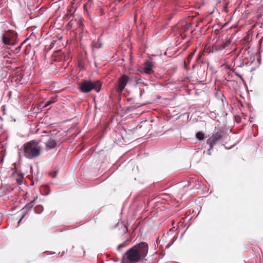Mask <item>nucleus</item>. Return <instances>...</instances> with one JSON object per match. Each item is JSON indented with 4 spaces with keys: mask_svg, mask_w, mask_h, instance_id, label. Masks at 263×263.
I'll return each instance as SVG.
<instances>
[{
    "mask_svg": "<svg viewBox=\"0 0 263 263\" xmlns=\"http://www.w3.org/2000/svg\"><path fill=\"white\" fill-rule=\"evenodd\" d=\"M148 250V245L142 242L132 247L123 255L122 263H137L146 256Z\"/></svg>",
    "mask_w": 263,
    "mask_h": 263,
    "instance_id": "f257e3e1",
    "label": "nucleus"
},
{
    "mask_svg": "<svg viewBox=\"0 0 263 263\" xmlns=\"http://www.w3.org/2000/svg\"><path fill=\"white\" fill-rule=\"evenodd\" d=\"M22 147L24 156L29 159H33L40 157L42 150L40 142L36 140L25 143Z\"/></svg>",
    "mask_w": 263,
    "mask_h": 263,
    "instance_id": "f03ea898",
    "label": "nucleus"
},
{
    "mask_svg": "<svg viewBox=\"0 0 263 263\" xmlns=\"http://www.w3.org/2000/svg\"><path fill=\"white\" fill-rule=\"evenodd\" d=\"M79 86L80 91L83 93L89 92L93 89L98 92L101 90V83L99 81L84 80L79 84Z\"/></svg>",
    "mask_w": 263,
    "mask_h": 263,
    "instance_id": "7ed1b4c3",
    "label": "nucleus"
},
{
    "mask_svg": "<svg viewBox=\"0 0 263 263\" xmlns=\"http://www.w3.org/2000/svg\"><path fill=\"white\" fill-rule=\"evenodd\" d=\"M18 34L13 30H8L5 31L2 36L3 44L6 46H13L18 42Z\"/></svg>",
    "mask_w": 263,
    "mask_h": 263,
    "instance_id": "20e7f679",
    "label": "nucleus"
},
{
    "mask_svg": "<svg viewBox=\"0 0 263 263\" xmlns=\"http://www.w3.org/2000/svg\"><path fill=\"white\" fill-rule=\"evenodd\" d=\"M222 137V132H217L213 134L206 141L207 144L209 145L208 152H210L213 148L214 145L219 142Z\"/></svg>",
    "mask_w": 263,
    "mask_h": 263,
    "instance_id": "39448f33",
    "label": "nucleus"
},
{
    "mask_svg": "<svg viewBox=\"0 0 263 263\" xmlns=\"http://www.w3.org/2000/svg\"><path fill=\"white\" fill-rule=\"evenodd\" d=\"M129 80V77L123 74L118 80L116 90L118 93H121Z\"/></svg>",
    "mask_w": 263,
    "mask_h": 263,
    "instance_id": "423d86ee",
    "label": "nucleus"
},
{
    "mask_svg": "<svg viewBox=\"0 0 263 263\" xmlns=\"http://www.w3.org/2000/svg\"><path fill=\"white\" fill-rule=\"evenodd\" d=\"M154 65L152 61L147 60L143 64V71L146 74H151L154 73Z\"/></svg>",
    "mask_w": 263,
    "mask_h": 263,
    "instance_id": "0eeeda50",
    "label": "nucleus"
},
{
    "mask_svg": "<svg viewBox=\"0 0 263 263\" xmlns=\"http://www.w3.org/2000/svg\"><path fill=\"white\" fill-rule=\"evenodd\" d=\"M221 50H222V48L221 44H215L213 45L209 49L204 48L203 51L210 53L211 52H214Z\"/></svg>",
    "mask_w": 263,
    "mask_h": 263,
    "instance_id": "6e6552de",
    "label": "nucleus"
},
{
    "mask_svg": "<svg viewBox=\"0 0 263 263\" xmlns=\"http://www.w3.org/2000/svg\"><path fill=\"white\" fill-rule=\"evenodd\" d=\"M58 141L55 139L50 138L46 143L45 145L47 149H51L52 148H54L57 144Z\"/></svg>",
    "mask_w": 263,
    "mask_h": 263,
    "instance_id": "1a4fd4ad",
    "label": "nucleus"
},
{
    "mask_svg": "<svg viewBox=\"0 0 263 263\" xmlns=\"http://www.w3.org/2000/svg\"><path fill=\"white\" fill-rule=\"evenodd\" d=\"M195 52V50H194V51L191 52L188 55V56L187 57V62H186L185 61H184V67L185 68H187V65L190 64V62L191 60H192L193 57L194 56Z\"/></svg>",
    "mask_w": 263,
    "mask_h": 263,
    "instance_id": "9d476101",
    "label": "nucleus"
},
{
    "mask_svg": "<svg viewBox=\"0 0 263 263\" xmlns=\"http://www.w3.org/2000/svg\"><path fill=\"white\" fill-rule=\"evenodd\" d=\"M35 198L32 200L31 201H30L29 203L27 204L22 209V210H26L28 211L30 210L34 205V202L35 201Z\"/></svg>",
    "mask_w": 263,
    "mask_h": 263,
    "instance_id": "9b49d317",
    "label": "nucleus"
},
{
    "mask_svg": "<svg viewBox=\"0 0 263 263\" xmlns=\"http://www.w3.org/2000/svg\"><path fill=\"white\" fill-rule=\"evenodd\" d=\"M57 101V99L56 96L52 97L50 98V99L49 100V101H48L46 102V104L45 105V107L48 106L53 104V103Z\"/></svg>",
    "mask_w": 263,
    "mask_h": 263,
    "instance_id": "f8f14e48",
    "label": "nucleus"
},
{
    "mask_svg": "<svg viewBox=\"0 0 263 263\" xmlns=\"http://www.w3.org/2000/svg\"><path fill=\"white\" fill-rule=\"evenodd\" d=\"M43 211V207L41 205H38L34 208V212L37 214L41 213Z\"/></svg>",
    "mask_w": 263,
    "mask_h": 263,
    "instance_id": "ddd939ff",
    "label": "nucleus"
},
{
    "mask_svg": "<svg viewBox=\"0 0 263 263\" xmlns=\"http://www.w3.org/2000/svg\"><path fill=\"white\" fill-rule=\"evenodd\" d=\"M231 41L229 40L226 41L225 42H222L221 44V46L222 47V49L228 47L231 44Z\"/></svg>",
    "mask_w": 263,
    "mask_h": 263,
    "instance_id": "4468645a",
    "label": "nucleus"
},
{
    "mask_svg": "<svg viewBox=\"0 0 263 263\" xmlns=\"http://www.w3.org/2000/svg\"><path fill=\"white\" fill-rule=\"evenodd\" d=\"M78 26L79 27L80 31H82L84 29V24L83 23V21L81 19H80L79 21L77 23Z\"/></svg>",
    "mask_w": 263,
    "mask_h": 263,
    "instance_id": "2eb2a0df",
    "label": "nucleus"
},
{
    "mask_svg": "<svg viewBox=\"0 0 263 263\" xmlns=\"http://www.w3.org/2000/svg\"><path fill=\"white\" fill-rule=\"evenodd\" d=\"M196 137L200 140H203L204 138V134L201 132H198L196 135Z\"/></svg>",
    "mask_w": 263,
    "mask_h": 263,
    "instance_id": "dca6fc26",
    "label": "nucleus"
},
{
    "mask_svg": "<svg viewBox=\"0 0 263 263\" xmlns=\"http://www.w3.org/2000/svg\"><path fill=\"white\" fill-rule=\"evenodd\" d=\"M72 13L71 12V10L68 9L67 10V13L65 15V20H68L70 16H72Z\"/></svg>",
    "mask_w": 263,
    "mask_h": 263,
    "instance_id": "f3484780",
    "label": "nucleus"
},
{
    "mask_svg": "<svg viewBox=\"0 0 263 263\" xmlns=\"http://www.w3.org/2000/svg\"><path fill=\"white\" fill-rule=\"evenodd\" d=\"M58 173V171H55L53 172H51L49 173V175L52 176L53 178H55Z\"/></svg>",
    "mask_w": 263,
    "mask_h": 263,
    "instance_id": "a211bd4d",
    "label": "nucleus"
},
{
    "mask_svg": "<svg viewBox=\"0 0 263 263\" xmlns=\"http://www.w3.org/2000/svg\"><path fill=\"white\" fill-rule=\"evenodd\" d=\"M24 215H23V216L21 217V218H20V220H19L18 222H20V221L22 220V219L24 218Z\"/></svg>",
    "mask_w": 263,
    "mask_h": 263,
    "instance_id": "6ab92c4d",
    "label": "nucleus"
},
{
    "mask_svg": "<svg viewBox=\"0 0 263 263\" xmlns=\"http://www.w3.org/2000/svg\"><path fill=\"white\" fill-rule=\"evenodd\" d=\"M237 76H238L240 78L242 79V77L240 74H236Z\"/></svg>",
    "mask_w": 263,
    "mask_h": 263,
    "instance_id": "aec40b11",
    "label": "nucleus"
},
{
    "mask_svg": "<svg viewBox=\"0 0 263 263\" xmlns=\"http://www.w3.org/2000/svg\"><path fill=\"white\" fill-rule=\"evenodd\" d=\"M237 76H238L240 78L242 79V77L240 74H236Z\"/></svg>",
    "mask_w": 263,
    "mask_h": 263,
    "instance_id": "412c9836",
    "label": "nucleus"
},
{
    "mask_svg": "<svg viewBox=\"0 0 263 263\" xmlns=\"http://www.w3.org/2000/svg\"><path fill=\"white\" fill-rule=\"evenodd\" d=\"M68 25H72V21H70V22L68 24Z\"/></svg>",
    "mask_w": 263,
    "mask_h": 263,
    "instance_id": "4be33fe9",
    "label": "nucleus"
},
{
    "mask_svg": "<svg viewBox=\"0 0 263 263\" xmlns=\"http://www.w3.org/2000/svg\"><path fill=\"white\" fill-rule=\"evenodd\" d=\"M122 247L121 246H119L118 247V249H119V250L121 249L122 248Z\"/></svg>",
    "mask_w": 263,
    "mask_h": 263,
    "instance_id": "5701e85b",
    "label": "nucleus"
},
{
    "mask_svg": "<svg viewBox=\"0 0 263 263\" xmlns=\"http://www.w3.org/2000/svg\"><path fill=\"white\" fill-rule=\"evenodd\" d=\"M262 39H260V40H259V44H261V42H262Z\"/></svg>",
    "mask_w": 263,
    "mask_h": 263,
    "instance_id": "b1692460",
    "label": "nucleus"
}]
</instances>
